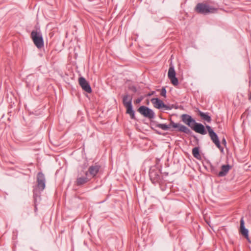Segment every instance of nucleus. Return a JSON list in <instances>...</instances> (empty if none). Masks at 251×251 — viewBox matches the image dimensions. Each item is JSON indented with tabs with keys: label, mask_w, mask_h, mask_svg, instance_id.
Here are the masks:
<instances>
[{
	"label": "nucleus",
	"mask_w": 251,
	"mask_h": 251,
	"mask_svg": "<svg viewBox=\"0 0 251 251\" xmlns=\"http://www.w3.org/2000/svg\"><path fill=\"white\" fill-rule=\"evenodd\" d=\"M176 72L173 66H170L168 71V77L170 79L172 84L174 86H177L178 84V79L176 76Z\"/></svg>",
	"instance_id": "obj_10"
},
{
	"label": "nucleus",
	"mask_w": 251,
	"mask_h": 251,
	"mask_svg": "<svg viewBox=\"0 0 251 251\" xmlns=\"http://www.w3.org/2000/svg\"><path fill=\"white\" fill-rule=\"evenodd\" d=\"M218 9L207 1L198 3L195 7V11L201 14L216 13Z\"/></svg>",
	"instance_id": "obj_1"
},
{
	"label": "nucleus",
	"mask_w": 251,
	"mask_h": 251,
	"mask_svg": "<svg viewBox=\"0 0 251 251\" xmlns=\"http://www.w3.org/2000/svg\"><path fill=\"white\" fill-rule=\"evenodd\" d=\"M166 94V90L165 89V88L163 87L161 90L160 95L164 97V98H165Z\"/></svg>",
	"instance_id": "obj_21"
},
{
	"label": "nucleus",
	"mask_w": 251,
	"mask_h": 251,
	"mask_svg": "<svg viewBox=\"0 0 251 251\" xmlns=\"http://www.w3.org/2000/svg\"><path fill=\"white\" fill-rule=\"evenodd\" d=\"M90 179L89 176H81L76 179L75 183L76 185L80 186L87 183Z\"/></svg>",
	"instance_id": "obj_17"
},
{
	"label": "nucleus",
	"mask_w": 251,
	"mask_h": 251,
	"mask_svg": "<svg viewBox=\"0 0 251 251\" xmlns=\"http://www.w3.org/2000/svg\"><path fill=\"white\" fill-rule=\"evenodd\" d=\"M206 128L207 129L209 136L215 144L216 146L221 151V152L223 151L224 148L221 146L220 141L217 134L214 132L213 129L209 126H206Z\"/></svg>",
	"instance_id": "obj_6"
},
{
	"label": "nucleus",
	"mask_w": 251,
	"mask_h": 251,
	"mask_svg": "<svg viewBox=\"0 0 251 251\" xmlns=\"http://www.w3.org/2000/svg\"><path fill=\"white\" fill-rule=\"evenodd\" d=\"M78 83L79 85L84 91L88 93H91L92 92L91 87L85 78L83 77H79L78 78Z\"/></svg>",
	"instance_id": "obj_11"
},
{
	"label": "nucleus",
	"mask_w": 251,
	"mask_h": 251,
	"mask_svg": "<svg viewBox=\"0 0 251 251\" xmlns=\"http://www.w3.org/2000/svg\"><path fill=\"white\" fill-rule=\"evenodd\" d=\"M132 97L128 95L124 96L123 99V103L124 106L126 108V113L129 114L131 119H135L134 112L132 109Z\"/></svg>",
	"instance_id": "obj_4"
},
{
	"label": "nucleus",
	"mask_w": 251,
	"mask_h": 251,
	"mask_svg": "<svg viewBox=\"0 0 251 251\" xmlns=\"http://www.w3.org/2000/svg\"><path fill=\"white\" fill-rule=\"evenodd\" d=\"M206 128L207 129L209 136L215 144L216 146L221 151V152L223 151L224 148L221 146L220 141L217 134L214 132L213 129L209 126H206Z\"/></svg>",
	"instance_id": "obj_5"
},
{
	"label": "nucleus",
	"mask_w": 251,
	"mask_h": 251,
	"mask_svg": "<svg viewBox=\"0 0 251 251\" xmlns=\"http://www.w3.org/2000/svg\"><path fill=\"white\" fill-rule=\"evenodd\" d=\"M192 154L194 157L198 159H201V155L200 153L199 148L195 147L192 150Z\"/></svg>",
	"instance_id": "obj_20"
},
{
	"label": "nucleus",
	"mask_w": 251,
	"mask_h": 251,
	"mask_svg": "<svg viewBox=\"0 0 251 251\" xmlns=\"http://www.w3.org/2000/svg\"><path fill=\"white\" fill-rule=\"evenodd\" d=\"M181 119L184 124L190 127L195 123V120L191 116L186 114L181 115Z\"/></svg>",
	"instance_id": "obj_13"
},
{
	"label": "nucleus",
	"mask_w": 251,
	"mask_h": 251,
	"mask_svg": "<svg viewBox=\"0 0 251 251\" xmlns=\"http://www.w3.org/2000/svg\"><path fill=\"white\" fill-rule=\"evenodd\" d=\"M222 143L225 146H226V140L225 139V138H223L222 140Z\"/></svg>",
	"instance_id": "obj_23"
},
{
	"label": "nucleus",
	"mask_w": 251,
	"mask_h": 251,
	"mask_svg": "<svg viewBox=\"0 0 251 251\" xmlns=\"http://www.w3.org/2000/svg\"><path fill=\"white\" fill-rule=\"evenodd\" d=\"M198 114L203 120L205 121L208 123L211 122V117L210 116H209L207 113H203V112L200 111L199 110H198Z\"/></svg>",
	"instance_id": "obj_18"
},
{
	"label": "nucleus",
	"mask_w": 251,
	"mask_h": 251,
	"mask_svg": "<svg viewBox=\"0 0 251 251\" xmlns=\"http://www.w3.org/2000/svg\"><path fill=\"white\" fill-rule=\"evenodd\" d=\"M191 128L195 132L202 135H204L206 133L203 125L201 124L197 123L196 122Z\"/></svg>",
	"instance_id": "obj_14"
},
{
	"label": "nucleus",
	"mask_w": 251,
	"mask_h": 251,
	"mask_svg": "<svg viewBox=\"0 0 251 251\" xmlns=\"http://www.w3.org/2000/svg\"><path fill=\"white\" fill-rule=\"evenodd\" d=\"M156 126L164 130H167L171 127H172L174 128H177V131L184 132L186 134H189L191 133V130L187 127L179 123H175L172 120L169 125L164 124H158L156 125Z\"/></svg>",
	"instance_id": "obj_2"
},
{
	"label": "nucleus",
	"mask_w": 251,
	"mask_h": 251,
	"mask_svg": "<svg viewBox=\"0 0 251 251\" xmlns=\"http://www.w3.org/2000/svg\"><path fill=\"white\" fill-rule=\"evenodd\" d=\"M30 37L38 49H40L44 47V40L40 32L32 30L30 34Z\"/></svg>",
	"instance_id": "obj_3"
},
{
	"label": "nucleus",
	"mask_w": 251,
	"mask_h": 251,
	"mask_svg": "<svg viewBox=\"0 0 251 251\" xmlns=\"http://www.w3.org/2000/svg\"><path fill=\"white\" fill-rule=\"evenodd\" d=\"M138 111L144 117L149 119L154 117V113L152 110L145 106H140L138 108Z\"/></svg>",
	"instance_id": "obj_9"
},
{
	"label": "nucleus",
	"mask_w": 251,
	"mask_h": 251,
	"mask_svg": "<svg viewBox=\"0 0 251 251\" xmlns=\"http://www.w3.org/2000/svg\"><path fill=\"white\" fill-rule=\"evenodd\" d=\"M100 168L101 166L97 163L90 166L88 171L85 173V176H89L90 179L95 177L99 173Z\"/></svg>",
	"instance_id": "obj_8"
},
{
	"label": "nucleus",
	"mask_w": 251,
	"mask_h": 251,
	"mask_svg": "<svg viewBox=\"0 0 251 251\" xmlns=\"http://www.w3.org/2000/svg\"><path fill=\"white\" fill-rule=\"evenodd\" d=\"M37 210V207H36V206L35 205V210Z\"/></svg>",
	"instance_id": "obj_24"
},
{
	"label": "nucleus",
	"mask_w": 251,
	"mask_h": 251,
	"mask_svg": "<svg viewBox=\"0 0 251 251\" xmlns=\"http://www.w3.org/2000/svg\"><path fill=\"white\" fill-rule=\"evenodd\" d=\"M240 233L244 236L247 239L248 238V230L244 226V218L242 217L240 220Z\"/></svg>",
	"instance_id": "obj_16"
},
{
	"label": "nucleus",
	"mask_w": 251,
	"mask_h": 251,
	"mask_svg": "<svg viewBox=\"0 0 251 251\" xmlns=\"http://www.w3.org/2000/svg\"><path fill=\"white\" fill-rule=\"evenodd\" d=\"M150 177L153 183H160V176L159 172L155 170H151L150 172Z\"/></svg>",
	"instance_id": "obj_15"
},
{
	"label": "nucleus",
	"mask_w": 251,
	"mask_h": 251,
	"mask_svg": "<svg viewBox=\"0 0 251 251\" xmlns=\"http://www.w3.org/2000/svg\"><path fill=\"white\" fill-rule=\"evenodd\" d=\"M230 169V166L228 165H223L221 167V171L219 173L218 176H223L226 175Z\"/></svg>",
	"instance_id": "obj_19"
},
{
	"label": "nucleus",
	"mask_w": 251,
	"mask_h": 251,
	"mask_svg": "<svg viewBox=\"0 0 251 251\" xmlns=\"http://www.w3.org/2000/svg\"><path fill=\"white\" fill-rule=\"evenodd\" d=\"M151 102L153 104L154 107L157 109L165 108V109H169V107L165 104L162 100L158 98H152Z\"/></svg>",
	"instance_id": "obj_12"
},
{
	"label": "nucleus",
	"mask_w": 251,
	"mask_h": 251,
	"mask_svg": "<svg viewBox=\"0 0 251 251\" xmlns=\"http://www.w3.org/2000/svg\"><path fill=\"white\" fill-rule=\"evenodd\" d=\"M37 185L33 190L34 194H35L37 190L43 191L45 188V179L44 175L42 173H39L37 178Z\"/></svg>",
	"instance_id": "obj_7"
},
{
	"label": "nucleus",
	"mask_w": 251,
	"mask_h": 251,
	"mask_svg": "<svg viewBox=\"0 0 251 251\" xmlns=\"http://www.w3.org/2000/svg\"><path fill=\"white\" fill-rule=\"evenodd\" d=\"M142 99H143L142 98H140L137 99L136 100H135L134 103L138 104V103H140L141 101H142Z\"/></svg>",
	"instance_id": "obj_22"
}]
</instances>
